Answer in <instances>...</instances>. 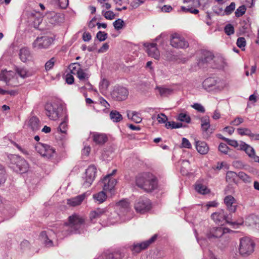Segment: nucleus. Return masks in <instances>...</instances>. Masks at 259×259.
Here are the masks:
<instances>
[{"label": "nucleus", "mask_w": 259, "mask_h": 259, "mask_svg": "<svg viewBox=\"0 0 259 259\" xmlns=\"http://www.w3.org/2000/svg\"><path fill=\"white\" fill-rule=\"evenodd\" d=\"M136 185L146 192H151L157 187L156 177L150 172L139 174L135 178Z\"/></svg>", "instance_id": "f257e3e1"}, {"label": "nucleus", "mask_w": 259, "mask_h": 259, "mask_svg": "<svg viewBox=\"0 0 259 259\" xmlns=\"http://www.w3.org/2000/svg\"><path fill=\"white\" fill-rule=\"evenodd\" d=\"M84 219L77 214H73L68 218V222L64 226L63 231L65 235L80 233V229L83 225Z\"/></svg>", "instance_id": "f03ea898"}, {"label": "nucleus", "mask_w": 259, "mask_h": 259, "mask_svg": "<svg viewBox=\"0 0 259 259\" xmlns=\"http://www.w3.org/2000/svg\"><path fill=\"white\" fill-rule=\"evenodd\" d=\"M255 243L250 238L245 237L240 239L239 252L242 256L251 255L254 250Z\"/></svg>", "instance_id": "7ed1b4c3"}, {"label": "nucleus", "mask_w": 259, "mask_h": 259, "mask_svg": "<svg viewBox=\"0 0 259 259\" xmlns=\"http://www.w3.org/2000/svg\"><path fill=\"white\" fill-rule=\"evenodd\" d=\"M228 225H230L233 228H237L239 226L244 223L245 225L251 227L255 230H259V217L255 215H250L247 217L244 222L236 223L233 222L228 220Z\"/></svg>", "instance_id": "20e7f679"}, {"label": "nucleus", "mask_w": 259, "mask_h": 259, "mask_svg": "<svg viewBox=\"0 0 259 259\" xmlns=\"http://www.w3.org/2000/svg\"><path fill=\"white\" fill-rule=\"evenodd\" d=\"M46 114L52 120L57 119L62 111L61 106L56 103H48L45 105Z\"/></svg>", "instance_id": "39448f33"}, {"label": "nucleus", "mask_w": 259, "mask_h": 259, "mask_svg": "<svg viewBox=\"0 0 259 259\" xmlns=\"http://www.w3.org/2000/svg\"><path fill=\"white\" fill-rule=\"evenodd\" d=\"M35 148L36 151L46 159H51L55 155V150L48 145L38 143Z\"/></svg>", "instance_id": "423d86ee"}, {"label": "nucleus", "mask_w": 259, "mask_h": 259, "mask_svg": "<svg viewBox=\"0 0 259 259\" xmlns=\"http://www.w3.org/2000/svg\"><path fill=\"white\" fill-rule=\"evenodd\" d=\"M97 173V168L93 165H90L86 169L84 176L82 177V186L84 188L89 187L94 181Z\"/></svg>", "instance_id": "0eeeda50"}, {"label": "nucleus", "mask_w": 259, "mask_h": 259, "mask_svg": "<svg viewBox=\"0 0 259 259\" xmlns=\"http://www.w3.org/2000/svg\"><path fill=\"white\" fill-rule=\"evenodd\" d=\"M12 160L16 165L14 168L17 172L23 174L28 170L29 164L24 158L18 155H15Z\"/></svg>", "instance_id": "6e6552de"}, {"label": "nucleus", "mask_w": 259, "mask_h": 259, "mask_svg": "<svg viewBox=\"0 0 259 259\" xmlns=\"http://www.w3.org/2000/svg\"><path fill=\"white\" fill-rule=\"evenodd\" d=\"M135 208L137 212L144 213L150 209L151 202L146 197H141L136 200Z\"/></svg>", "instance_id": "1a4fd4ad"}, {"label": "nucleus", "mask_w": 259, "mask_h": 259, "mask_svg": "<svg viewBox=\"0 0 259 259\" xmlns=\"http://www.w3.org/2000/svg\"><path fill=\"white\" fill-rule=\"evenodd\" d=\"M157 237V235L155 234L149 240L141 243H134L130 246V249L133 253H139L141 250L147 248L150 244L154 242Z\"/></svg>", "instance_id": "9d476101"}, {"label": "nucleus", "mask_w": 259, "mask_h": 259, "mask_svg": "<svg viewBox=\"0 0 259 259\" xmlns=\"http://www.w3.org/2000/svg\"><path fill=\"white\" fill-rule=\"evenodd\" d=\"M128 95V91L126 88L115 87L111 92V96L114 99L121 101L125 100Z\"/></svg>", "instance_id": "9b49d317"}, {"label": "nucleus", "mask_w": 259, "mask_h": 259, "mask_svg": "<svg viewBox=\"0 0 259 259\" xmlns=\"http://www.w3.org/2000/svg\"><path fill=\"white\" fill-rule=\"evenodd\" d=\"M52 37L43 36L38 37L33 42V47L37 49L48 48L53 42Z\"/></svg>", "instance_id": "f8f14e48"}, {"label": "nucleus", "mask_w": 259, "mask_h": 259, "mask_svg": "<svg viewBox=\"0 0 259 259\" xmlns=\"http://www.w3.org/2000/svg\"><path fill=\"white\" fill-rule=\"evenodd\" d=\"M56 237V234L52 230L44 231L41 232L39 238L44 245L47 247L53 246V239Z\"/></svg>", "instance_id": "ddd939ff"}, {"label": "nucleus", "mask_w": 259, "mask_h": 259, "mask_svg": "<svg viewBox=\"0 0 259 259\" xmlns=\"http://www.w3.org/2000/svg\"><path fill=\"white\" fill-rule=\"evenodd\" d=\"M170 45L176 48H186L189 46L188 42L184 38L178 34H174L170 39Z\"/></svg>", "instance_id": "4468645a"}, {"label": "nucleus", "mask_w": 259, "mask_h": 259, "mask_svg": "<svg viewBox=\"0 0 259 259\" xmlns=\"http://www.w3.org/2000/svg\"><path fill=\"white\" fill-rule=\"evenodd\" d=\"M214 56L213 54L210 52H204L202 57L198 62V66L202 68L210 67V63L213 61Z\"/></svg>", "instance_id": "2eb2a0df"}, {"label": "nucleus", "mask_w": 259, "mask_h": 259, "mask_svg": "<svg viewBox=\"0 0 259 259\" xmlns=\"http://www.w3.org/2000/svg\"><path fill=\"white\" fill-rule=\"evenodd\" d=\"M211 218L215 223L221 226H223L227 223V215L223 209L219 210L212 213Z\"/></svg>", "instance_id": "dca6fc26"}, {"label": "nucleus", "mask_w": 259, "mask_h": 259, "mask_svg": "<svg viewBox=\"0 0 259 259\" xmlns=\"http://www.w3.org/2000/svg\"><path fill=\"white\" fill-rule=\"evenodd\" d=\"M225 59L220 54H217L213 57V61L210 63V67L222 69L225 66Z\"/></svg>", "instance_id": "f3484780"}, {"label": "nucleus", "mask_w": 259, "mask_h": 259, "mask_svg": "<svg viewBox=\"0 0 259 259\" xmlns=\"http://www.w3.org/2000/svg\"><path fill=\"white\" fill-rule=\"evenodd\" d=\"M144 47L146 48V51L148 55L155 59H158L160 56V53L157 48V45L154 43H145Z\"/></svg>", "instance_id": "a211bd4d"}, {"label": "nucleus", "mask_w": 259, "mask_h": 259, "mask_svg": "<svg viewBox=\"0 0 259 259\" xmlns=\"http://www.w3.org/2000/svg\"><path fill=\"white\" fill-rule=\"evenodd\" d=\"M102 183L104 184L103 190L105 191H111L114 188L117 182L116 179L110 177V175H107L104 178Z\"/></svg>", "instance_id": "6ab92c4d"}, {"label": "nucleus", "mask_w": 259, "mask_h": 259, "mask_svg": "<svg viewBox=\"0 0 259 259\" xmlns=\"http://www.w3.org/2000/svg\"><path fill=\"white\" fill-rule=\"evenodd\" d=\"M48 19L49 23L52 24H59L63 22L64 20V15L62 13H56L53 12L49 15Z\"/></svg>", "instance_id": "aec40b11"}, {"label": "nucleus", "mask_w": 259, "mask_h": 259, "mask_svg": "<svg viewBox=\"0 0 259 259\" xmlns=\"http://www.w3.org/2000/svg\"><path fill=\"white\" fill-rule=\"evenodd\" d=\"M201 128L203 132V135L208 137L212 133V129L210 128V121L208 116L203 117L201 119Z\"/></svg>", "instance_id": "412c9836"}, {"label": "nucleus", "mask_w": 259, "mask_h": 259, "mask_svg": "<svg viewBox=\"0 0 259 259\" xmlns=\"http://www.w3.org/2000/svg\"><path fill=\"white\" fill-rule=\"evenodd\" d=\"M85 198V193L67 200V204L70 206L75 207L79 205Z\"/></svg>", "instance_id": "4be33fe9"}, {"label": "nucleus", "mask_w": 259, "mask_h": 259, "mask_svg": "<svg viewBox=\"0 0 259 259\" xmlns=\"http://www.w3.org/2000/svg\"><path fill=\"white\" fill-rule=\"evenodd\" d=\"M116 207L119 209L120 213L124 214L131 210L130 203L127 200L123 199L116 203Z\"/></svg>", "instance_id": "5701e85b"}, {"label": "nucleus", "mask_w": 259, "mask_h": 259, "mask_svg": "<svg viewBox=\"0 0 259 259\" xmlns=\"http://www.w3.org/2000/svg\"><path fill=\"white\" fill-rule=\"evenodd\" d=\"M239 150H243L245 153L250 157L253 159L255 157V151L254 149L250 145L246 144L245 142L241 141L240 146L239 148Z\"/></svg>", "instance_id": "b1692460"}, {"label": "nucleus", "mask_w": 259, "mask_h": 259, "mask_svg": "<svg viewBox=\"0 0 259 259\" xmlns=\"http://www.w3.org/2000/svg\"><path fill=\"white\" fill-rule=\"evenodd\" d=\"M225 228L222 227L213 228L211 229L210 233L207 234V237L208 238L220 237L225 233Z\"/></svg>", "instance_id": "393cba45"}, {"label": "nucleus", "mask_w": 259, "mask_h": 259, "mask_svg": "<svg viewBox=\"0 0 259 259\" xmlns=\"http://www.w3.org/2000/svg\"><path fill=\"white\" fill-rule=\"evenodd\" d=\"M196 148L197 151L201 154H205L209 150V147L205 142L196 141Z\"/></svg>", "instance_id": "a878e982"}, {"label": "nucleus", "mask_w": 259, "mask_h": 259, "mask_svg": "<svg viewBox=\"0 0 259 259\" xmlns=\"http://www.w3.org/2000/svg\"><path fill=\"white\" fill-rule=\"evenodd\" d=\"M237 206V202L235 198L232 196H228V211L230 213H234Z\"/></svg>", "instance_id": "bb28decb"}, {"label": "nucleus", "mask_w": 259, "mask_h": 259, "mask_svg": "<svg viewBox=\"0 0 259 259\" xmlns=\"http://www.w3.org/2000/svg\"><path fill=\"white\" fill-rule=\"evenodd\" d=\"M105 212L106 210L105 209L97 208L90 212V218L92 222H94L95 220L100 218Z\"/></svg>", "instance_id": "cd10ccee"}, {"label": "nucleus", "mask_w": 259, "mask_h": 259, "mask_svg": "<svg viewBox=\"0 0 259 259\" xmlns=\"http://www.w3.org/2000/svg\"><path fill=\"white\" fill-rule=\"evenodd\" d=\"M93 139L94 142L97 144H104L107 140V138L105 135L100 133H94L93 134Z\"/></svg>", "instance_id": "c85d7f7f"}, {"label": "nucleus", "mask_w": 259, "mask_h": 259, "mask_svg": "<svg viewBox=\"0 0 259 259\" xmlns=\"http://www.w3.org/2000/svg\"><path fill=\"white\" fill-rule=\"evenodd\" d=\"M228 182L229 185H232L233 184H237L238 183V175L232 171H228Z\"/></svg>", "instance_id": "c756f323"}, {"label": "nucleus", "mask_w": 259, "mask_h": 259, "mask_svg": "<svg viewBox=\"0 0 259 259\" xmlns=\"http://www.w3.org/2000/svg\"><path fill=\"white\" fill-rule=\"evenodd\" d=\"M29 126L33 131H37L39 129V120L35 116L32 117L29 120Z\"/></svg>", "instance_id": "7c9ffc66"}, {"label": "nucleus", "mask_w": 259, "mask_h": 259, "mask_svg": "<svg viewBox=\"0 0 259 259\" xmlns=\"http://www.w3.org/2000/svg\"><path fill=\"white\" fill-rule=\"evenodd\" d=\"M105 191L103 190L93 195V198L96 202H98V203H103L106 199L107 195Z\"/></svg>", "instance_id": "2f4dec72"}, {"label": "nucleus", "mask_w": 259, "mask_h": 259, "mask_svg": "<svg viewBox=\"0 0 259 259\" xmlns=\"http://www.w3.org/2000/svg\"><path fill=\"white\" fill-rule=\"evenodd\" d=\"M30 56V52L26 48H23L20 49L19 52V57L21 60L23 62H26Z\"/></svg>", "instance_id": "473e14b6"}, {"label": "nucleus", "mask_w": 259, "mask_h": 259, "mask_svg": "<svg viewBox=\"0 0 259 259\" xmlns=\"http://www.w3.org/2000/svg\"><path fill=\"white\" fill-rule=\"evenodd\" d=\"M110 119L114 122H119L122 120V115L116 110H112L110 112Z\"/></svg>", "instance_id": "72a5a7b5"}, {"label": "nucleus", "mask_w": 259, "mask_h": 259, "mask_svg": "<svg viewBox=\"0 0 259 259\" xmlns=\"http://www.w3.org/2000/svg\"><path fill=\"white\" fill-rule=\"evenodd\" d=\"M130 111H127V116L128 118H131L133 121H134L136 123H140L142 121V118L141 117L140 114L139 113L136 111H132V116L131 117L130 113Z\"/></svg>", "instance_id": "f704fd0d"}, {"label": "nucleus", "mask_w": 259, "mask_h": 259, "mask_svg": "<svg viewBox=\"0 0 259 259\" xmlns=\"http://www.w3.org/2000/svg\"><path fill=\"white\" fill-rule=\"evenodd\" d=\"M214 12L219 15L224 16L227 14V5H219L213 8Z\"/></svg>", "instance_id": "c9c22d12"}, {"label": "nucleus", "mask_w": 259, "mask_h": 259, "mask_svg": "<svg viewBox=\"0 0 259 259\" xmlns=\"http://www.w3.org/2000/svg\"><path fill=\"white\" fill-rule=\"evenodd\" d=\"M85 71H87V70H83L81 69L76 74L78 78L80 81H85L88 80L90 76V74L88 72H85Z\"/></svg>", "instance_id": "e433bc0d"}, {"label": "nucleus", "mask_w": 259, "mask_h": 259, "mask_svg": "<svg viewBox=\"0 0 259 259\" xmlns=\"http://www.w3.org/2000/svg\"><path fill=\"white\" fill-rule=\"evenodd\" d=\"M195 190L199 193L201 194H206L209 192V189L205 185L200 183H197L195 185Z\"/></svg>", "instance_id": "4c0bfd02"}, {"label": "nucleus", "mask_w": 259, "mask_h": 259, "mask_svg": "<svg viewBox=\"0 0 259 259\" xmlns=\"http://www.w3.org/2000/svg\"><path fill=\"white\" fill-rule=\"evenodd\" d=\"M237 131L238 134L241 136H248L254 138L255 136V135L252 133L251 130L248 128H238Z\"/></svg>", "instance_id": "58836bf2"}, {"label": "nucleus", "mask_w": 259, "mask_h": 259, "mask_svg": "<svg viewBox=\"0 0 259 259\" xmlns=\"http://www.w3.org/2000/svg\"><path fill=\"white\" fill-rule=\"evenodd\" d=\"M15 70L19 75L23 78L28 77L31 75V74L26 70V69L24 68L17 67Z\"/></svg>", "instance_id": "ea45409f"}, {"label": "nucleus", "mask_w": 259, "mask_h": 259, "mask_svg": "<svg viewBox=\"0 0 259 259\" xmlns=\"http://www.w3.org/2000/svg\"><path fill=\"white\" fill-rule=\"evenodd\" d=\"M69 69L72 74H76L81 69V65L78 63H73L69 66Z\"/></svg>", "instance_id": "a19ab883"}, {"label": "nucleus", "mask_w": 259, "mask_h": 259, "mask_svg": "<svg viewBox=\"0 0 259 259\" xmlns=\"http://www.w3.org/2000/svg\"><path fill=\"white\" fill-rule=\"evenodd\" d=\"M156 89L158 90L160 95L163 96H167L171 94L173 92V90L169 88L157 87Z\"/></svg>", "instance_id": "79ce46f5"}, {"label": "nucleus", "mask_w": 259, "mask_h": 259, "mask_svg": "<svg viewBox=\"0 0 259 259\" xmlns=\"http://www.w3.org/2000/svg\"><path fill=\"white\" fill-rule=\"evenodd\" d=\"M238 179L241 180L245 183H249L251 182V178L243 171L239 172L238 174Z\"/></svg>", "instance_id": "37998d69"}, {"label": "nucleus", "mask_w": 259, "mask_h": 259, "mask_svg": "<svg viewBox=\"0 0 259 259\" xmlns=\"http://www.w3.org/2000/svg\"><path fill=\"white\" fill-rule=\"evenodd\" d=\"M123 255L120 251H115L110 253L106 256V259H121Z\"/></svg>", "instance_id": "c03bdc74"}, {"label": "nucleus", "mask_w": 259, "mask_h": 259, "mask_svg": "<svg viewBox=\"0 0 259 259\" xmlns=\"http://www.w3.org/2000/svg\"><path fill=\"white\" fill-rule=\"evenodd\" d=\"M165 127L167 128H178L183 126V124L180 122H175L174 121H168L165 123Z\"/></svg>", "instance_id": "a18cd8bd"}, {"label": "nucleus", "mask_w": 259, "mask_h": 259, "mask_svg": "<svg viewBox=\"0 0 259 259\" xmlns=\"http://www.w3.org/2000/svg\"><path fill=\"white\" fill-rule=\"evenodd\" d=\"M124 25V22L121 19H118L113 23V25L116 30L121 29Z\"/></svg>", "instance_id": "49530a36"}, {"label": "nucleus", "mask_w": 259, "mask_h": 259, "mask_svg": "<svg viewBox=\"0 0 259 259\" xmlns=\"http://www.w3.org/2000/svg\"><path fill=\"white\" fill-rule=\"evenodd\" d=\"M178 119L181 121L190 123L191 121L190 117L185 113H181L179 114Z\"/></svg>", "instance_id": "de8ad7c7"}, {"label": "nucleus", "mask_w": 259, "mask_h": 259, "mask_svg": "<svg viewBox=\"0 0 259 259\" xmlns=\"http://www.w3.org/2000/svg\"><path fill=\"white\" fill-rule=\"evenodd\" d=\"M246 7L244 5L240 6L235 11V16L237 17L242 16L246 12Z\"/></svg>", "instance_id": "09e8293b"}, {"label": "nucleus", "mask_w": 259, "mask_h": 259, "mask_svg": "<svg viewBox=\"0 0 259 259\" xmlns=\"http://www.w3.org/2000/svg\"><path fill=\"white\" fill-rule=\"evenodd\" d=\"M236 44L237 46L240 49H241L242 51H244L245 50L244 48L246 46V40L244 37H239L237 39Z\"/></svg>", "instance_id": "8fccbe9b"}, {"label": "nucleus", "mask_w": 259, "mask_h": 259, "mask_svg": "<svg viewBox=\"0 0 259 259\" xmlns=\"http://www.w3.org/2000/svg\"><path fill=\"white\" fill-rule=\"evenodd\" d=\"M181 9L184 12H189L192 14H197L199 12L198 10L190 6L187 7L183 6L181 7Z\"/></svg>", "instance_id": "3c124183"}, {"label": "nucleus", "mask_w": 259, "mask_h": 259, "mask_svg": "<svg viewBox=\"0 0 259 259\" xmlns=\"http://www.w3.org/2000/svg\"><path fill=\"white\" fill-rule=\"evenodd\" d=\"M102 13L104 15L105 18L108 20H112L114 19L115 17V14L111 11L106 12L102 11Z\"/></svg>", "instance_id": "603ef678"}, {"label": "nucleus", "mask_w": 259, "mask_h": 259, "mask_svg": "<svg viewBox=\"0 0 259 259\" xmlns=\"http://www.w3.org/2000/svg\"><path fill=\"white\" fill-rule=\"evenodd\" d=\"M55 59L54 58H52L50 60L48 61L45 65V69L46 71H49L51 69L55 64Z\"/></svg>", "instance_id": "864d4df0"}, {"label": "nucleus", "mask_w": 259, "mask_h": 259, "mask_svg": "<svg viewBox=\"0 0 259 259\" xmlns=\"http://www.w3.org/2000/svg\"><path fill=\"white\" fill-rule=\"evenodd\" d=\"M108 34L107 33L99 31L96 35L97 38L100 41H103L105 40L107 38Z\"/></svg>", "instance_id": "5fc2aeb1"}, {"label": "nucleus", "mask_w": 259, "mask_h": 259, "mask_svg": "<svg viewBox=\"0 0 259 259\" xmlns=\"http://www.w3.org/2000/svg\"><path fill=\"white\" fill-rule=\"evenodd\" d=\"M36 15H38V16L36 17V19L34 20V23L35 24L37 23L38 25L42 21V17L40 16V13L37 12H31L30 13V16L32 17H34Z\"/></svg>", "instance_id": "6e6d98bb"}, {"label": "nucleus", "mask_w": 259, "mask_h": 259, "mask_svg": "<svg viewBox=\"0 0 259 259\" xmlns=\"http://www.w3.org/2000/svg\"><path fill=\"white\" fill-rule=\"evenodd\" d=\"M244 121L243 119L241 117H237L230 122V124L234 126H238Z\"/></svg>", "instance_id": "4d7b16f0"}, {"label": "nucleus", "mask_w": 259, "mask_h": 259, "mask_svg": "<svg viewBox=\"0 0 259 259\" xmlns=\"http://www.w3.org/2000/svg\"><path fill=\"white\" fill-rule=\"evenodd\" d=\"M157 119L159 123H164L167 120V118L164 114L160 113L157 115Z\"/></svg>", "instance_id": "13d9d810"}, {"label": "nucleus", "mask_w": 259, "mask_h": 259, "mask_svg": "<svg viewBox=\"0 0 259 259\" xmlns=\"http://www.w3.org/2000/svg\"><path fill=\"white\" fill-rule=\"evenodd\" d=\"M145 0H134L130 4L132 9L137 8L141 4L144 3Z\"/></svg>", "instance_id": "bf43d9fd"}, {"label": "nucleus", "mask_w": 259, "mask_h": 259, "mask_svg": "<svg viewBox=\"0 0 259 259\" xmlns=\"http://www.w3.org/2000/svg\"><path fill=\"white\" fill-rule=\"evenodd\" d=\"M58 128L61 133H65L67 128L66 122L65 121H62L60 123Z\"/></svg>", "instance_id": "052dcab7"}, {"label": "nucleus", "mask_w": 259, "mask_h": 259, "mask_svg": "<svg viewBox=\"0 0 259 259\" xmlns=\"http://www.w3.org/2000/svg\"><path fill=\"white\" fill-rule=\"evenodd\" d=\"M192 107L194 109H195V110H197L198 111H199L200 112L204 113L205 112L204 108L200 104L195 103L193 105H192Z\"/></svg>", "instance_id": "680f3d73"}, {"label": "nucleus", "mask_w": 259, "mask_h": 259, "mask_svg": "<svg viewBox=\"0 0 259 259\" xmlns=\"http://www.w3.org/2000/svg\"><path fill=\"white\" fill-rule=\"evenodd\" d=\"M182 146L183 148L190 149L192 147L191 144L189 140L185 138H183L182 139Z\"/></svg>", "instance_id": "e2e57ef3"}, {"label": "nucleus", "mask_w": 259, "mask_h": 259, "mask_svg": "<svg viewBox=\"0 0 259 259\" xmlns=\"http://www.w3.org/2000/svg\"><path fill=\"white\" fill-rule=\"evenodd\" d=\"M228 145H229L230 146H231L235 148H237L238 150H239V148L240 145H239L237 141L236 140L228 139Z\"/></svg>", "instance_id": "0e129e2a"}, {"label": "nucleus", "mask_w": 259, "mask_h": 259, "mask_svg": "<svg viewBox=\"0 0 259 259\" xmlns=\"http://www.w3.org/2000/svg\"><path fill=\"white\" fill-rule=\"evenodd\" d=\"M219 151L224 154H227V145L221 143L218 147Z\"/></svg>", "instance_id": "69168bd1"}, {"label": "nucleus", "mask_w": 259, "mask_h": 259, "mask_svg": "<svg viewBox=\"0 0 259 259\" xmlns=\"http://www.w3.org/2000/svg\"><path fill=\"white\" fill-rule=\"evenodd\" d=\"M109 85V81L106 79H103L100 84V88L104 90L107 89Z\"/></svg>", "instance_id": "338daca9"}, {"label": "nucleus", "mask_w": 259, "mask_h": 259, "mask_svg": "<svg viewBox=\"0 0 259 259\" xmlns=\"http://www.w3.org/2000/svg\"><path fill=\"white\" fill-rule=\"evenodd\" d=\"M59 7L62 9H65L68 6V0H58Z\"/></svg>", "instance_id": "774afa93"}]
</instances>
